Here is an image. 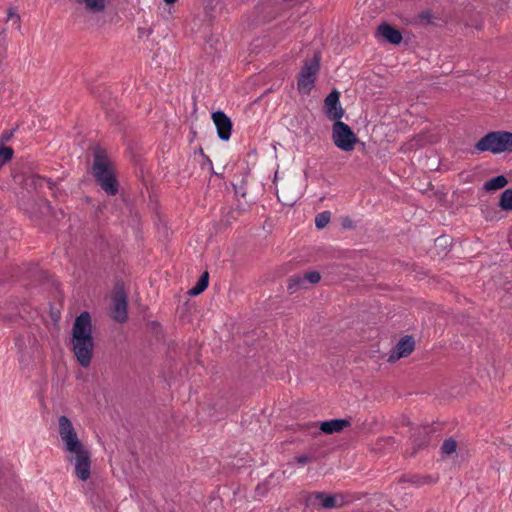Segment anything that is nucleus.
I'll return each mask as SVG.
<instances>
[{
  "instance_id": "20e7f679",
  "label": "nucleus",
  "mask_w": 512,
  "mask_h": 512,
  "mask_svg": "<svg viewBox=\"0 0 512 512\" xmlns=\"http://www.w3.org/2000/svg\"><path fill=\"white\" fill-rule=\"evenodd\" d=\"M332 140L337 148L345 152L353 151L358 142V138L353 130L342 121L334 122L332 126Z\"/></svg>"
},
{
  "instance_id": "a211bd4d",
  "label": "nucleus",
  "mask_w": 512,
  "mask_h": 512,
  "mask_svg": "<svg viewBox=\"0 0 512 512\" xmlns=\"http://www.w3.org/2000/svg\"><path fill=\"white\" fill-rule=\"evenodd\" d=\"M314 497L319 500L321 507L326 509L335 508L341 505V503L338 502V498L333 495L318 492L314 494Z\"/></svg>"
},
{
  "instance_id": "6e6552de",
  "label": "nucleus",
  "mask_w": 512,
  "mask_h": 512,
  "mask_svg": "<svg viewBox=\"0 0 512 512\" xmlns=\"http://www.w3.org/2000/svg\"><path fill=\"white\" fill-rule=\"evenodd\" d=\"M78 4L83 5L85 10L91 15L90 21L96 27H102L105 24V10L108 0H75Z\"/></svg>"
},
{
  "instance_id": "39448f33",
  "label": "nucleus",
  "mask_w": 512,
  "mask_h": 512,
  "mask_svg": "<svg viewBox=\"0 0 512 512\" xmlns=\"http://www.w3.org/2000/svg\"><path fill=\"white\" fill-rule=\"evenodd\" d=\"M58 425L59 435L66 452L72 453L84 448L83 443L79 440L73 424L68 417L60 416L58 419Z\"/></svg>"
},
{
  "instance_id": "4be33fe9",
  "label": "nucleus",
  "mask_w": 512,
  "mask_h": 512,
  "mask_svg": "<svg viewBox=\"0 0 512 512\" xmlns=\"http://www.w3.org/2000/svg\"><path fill=\"white\" fill-rule=\"evenodd\" d=\"M456 448H457L456 441L452 438H449L443 442V444L441 446V451L443 454L451 455L456 451Z\"/></svg>"
},
{
  "instance_id": "f03ea898",
  "label": "nucleus",
  "mask_w": 512,
  "mask_h": 512,
  "mask_svg": "<svg viewBox=\"0 0 512 512\" xmlns=\"http://www.w3.org/2000/svg\"><path fill=\"white\" fill-rule=\"evenodd\" d=\"M93 175L100 187L108 194L118 192V183L115 178L112 163L101 153H96L93 163Z\"/></svg>"
},
{
  "instance_id": "f3484780",
  "label": "nucleus",
  "mask_w": 512,
  "mask_h": 512,
  "mask_svg": "<svg viewBox=\"0 0 512 512\" xmlns=\"http://www.w3.org/2000/svg\"><path fill=\"white\" fill-rule=\"evenodd\" d=\"M26 186L34 187L35 189L47 186L49 189H53V183L50 179L42 177L40 175L32 174L25 179Z\"/></svg>"
},
{
  "instance_id": "f8f14e48",
  "label": "nucleus",
  "mask_w": 512,
  "mask_h": 512,
  "mask_svg": "<svg viewBox=\"0 0 512 512\" xmlns=\"http://www.w3.org/2000/svg\"><path fill=\"white\" fill-rule=\"evenodd\" d=\"M414 340L411 336L401 339L388 357V362L393 363L400 358L407 357L414 350Z\"/></svg>"
},
{
  "instance_id": "b1692460",
  "label": "nucleus",
  "mask_w": 512,
  "mask_h": 512,
  "mask_svg": "<svg viewBox=\"0 0 512 512\" xmlns=\"http://www.w3.org/2000/svg\"><path fill=\"white\" fill-rule=\"evenodd\" d=\"M296 462L300 465H304L310 461V457L307 455H300L295 458Z\"/></svg>"
},
{
  "instance_id": "aec40b11",
  "label": "nucleus",
  "mask_w": 512,
  "mask_h": 512,
  "mask_svg": "<svg viewBox=\"0 0 512 512\" xmlns=\"http://www.w3.org/2000/svg\"><path fill=\"white\" fill-rule=\"evenodd\" d=\"M498 206L503 211H512V188L506 189L501 193Z\"/></svg>"
},
{
  "instance_id": "4468645a",
  "label": "nucleus",
  "mask_w": 512,
  "mask_h": 512,
  "mask_svg": "<svg viewBox=\"0 0 512 512\" xmlns=\"http://www.w3.org/2000/svg\"><path fill=\"white\" fill-rule=\"evenodd\" d=\"M377 34L383 37L387 42L394 45L400 44L402 41L401 32L387 23L379 25Z\"/></svg>"
},
{
  "instance_id": "7ed1b4c3",
  "label": "nucleus",
  "mask_w": 512,
  "mask_h": 512,
  "mask_svg": "<svg viewBox=\"0 0 512 512\" xmlns=\"http://www.w3.org/2000/svg\"><path fill=\"white\" fill-rule=\"evenodd\" d=\"M479 152H491L493 154L512 153V132L493 131L487 133L475 144Z\"/></svg>"
},
{
  "instance_id": "9b49d317",
  "label": "nucleus",
  "mask_w": 512,
  "mask_h": 512,
  "mask_svg": "<svg viewBox=\"0 0 512 512\" xmlns=\"http://www.w3.org/2000/svg\"><path fill=\"white\" fill-rule=\"evenodd\" d=\"M112 318L117 322H125L127 319V299L123 291H117L113 297Z\"/></svg>"
},
{
  "instance_id": "dca6fc26",
  "label": "nucleus",
  "mask_w": 512,
  "mask_h": 512,
  "mask_svg": "<svg viewBox=\"0 0 512 512\" xmlns=\"http://www.w3.org/2000/svg\"><path fill=\"white\" fill-rule=\"evenodd\" d=\"M508 184V179L504 175H499L483 184V190L486 192H496L503 189Z\"/></svg>"
},
{
  "instance_id": "ddd939ff",
  "label": "nucleus",
  "mask_w": 512,
  "mask_h": 512,
  "mask_svg": "<svg viewBox=\"0 0 512 512\" xmlns=\"http://www.w3.org/2000/svg\"><path fill=\"white\" fill-rule=\"evenodd\" d=\"M351 425V419H331L323 421L320 424V430L325 434H333L342 432Z\"/></svg>"
},
{
  "instance_id": "6ab92c4d",
  "label": "nucleus",
  "mask_w": 512,
  "mask_h": 512,
  "mask_svg": "<svg viewBox=\"0 0 512 512\" xmlns=\"http://www.w3.org/2000/svg\"><path fill=\"white\" fill-rule=\"evenodd\" d=\"M208 282H209V274H208V272H204L198 279L195 286H193L189 290V295L197 296V295L201 294L208 287Z\"/></svg>"
},
{
  "instance_id": "f257e3e1",
  "label": "nucleus",
  "mask_w": 512,
  "mask_h": 512,
  "mask_svg": "<svg viewBox=\"0 0 512 512\" xmlns=\"http://www.w3.org/2000/svg\"><path fill=\"white\" fill-rule=\"evenodd\" d=\"M72 351L80 366H90L95 348L92 336L91 317L88 312H82L76 317L72 327Z\"/></svg>"
},
{
  "instance_id": "5701e85b",
  "label": "nucleus",
  "mask_w": 512,
  "mask_h": 512,
  "mask_svg": "<svg viewBox=\"0 0 512 512\" xmlns=\"http://www.w3.org/2000/svg\"><path fill=\"white\" fill-rule=\"evenodd\" d=\"M13 156V149L7 146L0 148V167L8 162Z\"/></svg>"
},
{
  "instance_id": "423d86ee",
  "label": "nucleus",
  "mask_w": 512,
  "mask_h": 512,
  "mask_svg": "<svg viewBox=\"0 0 512 512\" xmlns=\"http://www.w3.org/2000/svg\"><path fill=\"white\" fill-rule=\"evenodd\" d=\"M319 62V54H315L312 59L305 62L297 82L298 90L301 93L308 94L314 87L315 78L319 71Z\"/></svg>"
},
{
  "instance_id": "cd10ccee",
  "label": "nucleus",
  "mask_w": 512,
  "mask_h": 512,
  "mask_svg": "<svg viewBox=\"0 0 512 512\" xmlns=\"http://www.w3.org/2000/svg\"><path fill=\"white\" fill-rule=\"evenodd\" d=\"M343 226H344V227H349L350 225H348V222H346V221H345V222L343 223Z\"/></svg>"
},
{
  "instance_id": "1a4fd4ad",
  "label": "nucleus",
  "mask_w": 512,
  "mask_h": 512,
  "mask_svg": "<svg viewBox=\"0 0 512 512\" xmlns=\"http://www.w3.org/2000/svg\"><path fill=\"white\" fill-rule=\"evenodd\" d=\"M324 111L326 116L336 122L341 121L344 109L340 104V93L337 90L330 92L324 100Z\"/></svg>"
},
{
  "instance_id": "2eb2a0df",
  "label": "nucleus",
  "mask_w": 512,
  "mask_h": 512,
  "mask_svg": "<svg viewBox=\"0 0 512 512\" xmlns=\"http://www.w3.org/2000/svg\"><path fill=\"white\" fill-rule=\"evenodd\" d=\"M321 279V276L318 272L312 271L305 273L302 277L293 278L290 280L288 289L291 292H294V290L298 287H303L305 282H309L311 284L318 283Z\"/></svg>"
},
{
  "instance_id": "0eeeda50",
  "label": "nucleus",
  "mask_w": 512,
  "mask_h": 512,
  "mask_svg": "<svg viewBox=\"0 0 512 512\" xmlns=\"http://www.w3.org/2000/svg\"><path fill=\"white\" fill-rule=\"evenodd\" d=\"M71 454L72 456L68 457V460L74 463L76 476L82 481L88 480L91 467L89 451L84 447Z\"/></svg>"
},
{
  "instance_id": "a878e982",
  "label": "nucleus",
  "mask_w": 512,
  "mask_h": 512,
  "mask_svg": "<svg viewBox=\"0 0 512 512\" xmlns=\"http://www.w3.org/2000/svg\"><path fill=\"white\" fill-rule=\"evenodd\" d=\"M167 4H173L175 3L177 0H164Z\"/></svg>"
},
{
  "instance_id": "c85d7f7f",
  "label": "nucleus",
  "mask_w": 512,
  "mask_h": 512,
  "mask_svg": "<svg viewBox=\"0 0 512 512\" xmlns=\"http://www.w3.org/2000/svg\"><path fill=\"white\" fill-rule=\"evenodd\" d=\"M343 226H344V227H349L350 225H348V222H346V221H345V222L343 223Z\"/></svg>"
},
{
  "instance_id": "412c9836",
  "label": "nucleus",
  "mask_w": 512,
  "mask_h": 512,
  "mask_svg": "<svg viewBox=\"0 0 512 512\" xmlns=\"http://www.w3.org/2000/svg\"><path fill=\"white\" fill-rule=\"evenodd\" d=\"M331 213L329 211H323L319 213L315 218V226L318 229H323L330 222Z\"/></svg>"
},
{
  "instance_id": "393cba45",
  "label": "nucleus",
  "mask_w": 512,
  "mask_h": 512,
  "mask_svg": "<svg viewBox=\"0 0 512 512\" xmlns=\"http://www.w3.org/2000/svg\"><path fill=\"white\" fill-rule=\"evenodd\" d=\"M426 443H427V440L425 439V440L419 442L418 446L421 447V446L425 445Z\"/></svg>"
},
{
  "instance_id": "bb28decb",
  "label": "nucleus",
  "mask_w": 512,
  "mask_h": 512,
  "mask_svg": "<svg viewBox=\"0 0 512 512\" xmlns=\"http://www.w3.org/2000/svg\"><path fill=\"white\" fill-rule=\"evenodd\" d=\"M423 432H424L425 436H427V435H428V429H427V428H424V429H423Z\"/></svg>"
},
{
  "instance_id": "9d476101",
  "label": "nucleus",
  "mask_w": 512,
  "mask_h": 512,
  "mask_svg": "<svg viewBox=\"0 0 512 512\" xmlns=\"http://www.w3.org/2000/svg\"><path fill=\"white\" fill-rule=\"evenodd\" d=\"M212 120L216 126L218 137L221 140L228 141L232 130L230 118L224 112L216 111L212 114Z\"/></svg>"
}]
</instances>
